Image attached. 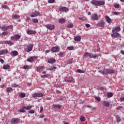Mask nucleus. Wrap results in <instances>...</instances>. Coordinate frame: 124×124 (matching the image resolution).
Instances as JSON below:
<instances>
[{
  "label": "nucleus",
  "instance_id": "f257e3e1",
  "mask_svg": "<svg viewBox=\"0 0 124 124\" xmlns=\"http://www.w3.org/2000/svg\"><path fill=\"white\" fill-rule=\"evenodd\" d=\"M99 72L100 73H101L102 74H103V75H107L108 74H112L115 72V71L113 69H107L104 70H99Z\"/></svg>",
  "mask_w": 124,
  "mask_h": 124
},
{
  "label": "nucleus",
  "instance_id": "f03ea898",
  "mask_svg": "<svg viewBox=\"0 0 124 124\" xmlns=\"http://www.w3.org/2000/svg\"><path fill=\"white\" fill-rule=\"evenodd\" d=\"M91 19L92 20V21H97V20L99 19V17L98 16V15L93 14L91 15Z\"/></svg>",
  "mask_w": 124,
  "mask_h": 124
},
{
  "label": "nucleus",
  "instance_id": "7ed1b4c3",
  "mask_svg": "<svg viewBox=\"0 0 124 124\" xmlns=\"http://www.w3.org/2000/svg\"><path fill=\"white\" fill-rule=\"evenodd\" d=\"M33 48V45L30 44L25 48V51L26 52H27V53H29V52H31V51L32 50Z\"/></svg>",
  "mask_w": 124,
  "mask_h": 124
},
{
  "label": "nucleus",
  "instance_id": "20e7f679",
  "mask_svg": "<svg viewBox=\"0 0 124 124\" xmlns=\"http://www.w3.org/2000/svg\"><path fill=\"white\" fill-rule=\"evenodd\" d=\"M20 38H21V35L18 34H16L11 37V40H14V41H17V40H19Z\"/></svg>",
  "mask_w": 124,
  "mask_h": 124
},
{
  "label": "nucleus",
  "instance_id": "39448f33",
  "mask_svg": "<svg viewBox=\"0 0 124 124\" xmlns=\"http://www.w3.org/2000/svg\"><path fill=\"white\" fill-rule=\"evenodd\" d=\"M111 36L112 37H114V38H119V37H121V35L117 32H112L111 34Z\"/></svg>",
  "mask_w": 124,
  "mask_h": 124
},
{
  "label": "nucleus",
  "instance_id": "423d86ee",
  "mask_svg": "<svg viewBox=\"0 0 124 124\" xmlns=\"http://www.w3.org/2000/svg\"><path fill=\"white\" fill-rule=\"evenodd\" d=\"M11 124H20V120L18 118H14L11 121Z\"/></svg>",
  "mask_w": 124,
  "mask_h": 124
},
{
  "label": "nucleus",
  "instance_id": "0eeeda50",
  "mask_svg": "<svg viewBox=\"0 0 124 124\" xmlns=\"http://www.w3.org/2000/svg\"><path fill=\"white\" fill-rule=\"evenodd\" d=\"M51 51L54 52V53H58L60 51V48L59 46H53L51 48Z\"/></svg>",
  "mask_w": 124,
  "mask_h": 124
},
{
  "label": "nucleus",
  "instance_id": "6e6552de",
  "mask_svg": "<svg viewBox=\"0 0 124 124\" xmlns=\"http://www.w3.org/2000/svg\"><path fill=\"white\" fill-rule=\"evenodd\" d=\"M40 15V14L37 11H35L34 12H32L31 14L30 15V17H37V16H39Z\"/></svg>",
  "mask_w": 124,
  "mask_h": 124
},
{
  "label": "nucleus",
  "instance_id": "1a4fd4ad",
  "mask_svg": "<svg viewBox=\"0 0 124 124\" xmlns=\"http://www.w3.org/2000/svg\"><path fill=\"white\" fill-rule=\"evenodd\" d=\"M37 56H31L29 58L27 59V62H32L35 59H37Z\"/></svg>",
  "mask_w": 124,
  "mask_h": 124
},
{
  "label": "nucleus",
  "instance_id": "9d476101",
  "mask_svg": "<svg viewBox=\"0 0 124 124\" xmlns=\"http://www.w3.org/2000/svg\"><path fill=\"white\" fill-rule=\"evenodd\" d=\"M65 82H68V83H72V82L74 81V79H73V78L69 77L66 78L65 79Z\"/></svg>",
  "mask_w": 124,
  "mask_h": 124
},
{
  "label": "nucleus",
  "instance_id": "9b49d317",
  "mask_svg": "<svg viewBox=\"0 0 124 124\" xmlns=\"http://www.w3.org/2000/svg\"><path fill=\"white\" fill-rule=\"evenodd\" d=\"M119 31H121V27L119 26L113 28L112 30V32H119Z\"/></svg>",
  "mask_w": 124,
  "mask_h": 124
},
{
  "label": "nucleus",
  "instance_id": "f8f14e48",
  "mask_svg": "<svg viewBox=\"0 0 124 124\" xmlns=\"http://www.w3.org/2000/svg\"><path fill=\"white\" fill-rule=\"evenodd\" d=\"M104 25H105V22L102 21L97 23V27L99 28H104Z\"/></svg>",
  "mask_w": 124,
  "mask_h": 124
},
{
  "label": "nucleus",
  "instance_id": "ddd939ff",
  "mask_svg": "<svg viewBox=\"0 0 124 124\" xmlns=\"http://www.w3.org/2000/svg\"><path fill=\"white\" fill-rule=\"evenodd\" d=\"M46 28L50 31H53L55 29V25L52 24H48L46 25Z\"/></svg>",
  "mask_w": 124,
  "mask_h": 124
},
{
  "label": "nucleus",
  "instance_id": "4468645a",
  "mask_svg": "<svg viewBox=\"0 0 124 124\" xmlns=\"http://www.w3.org/2000/svg\"><path fill=\"white\" fill-rule=\"evenodd\" d=\"M44 68H45V67L44 66H41L39 67H37L36 71L40 73V72H41V71H42V70H43Z\"/></svg>",
  "mask_w": 124,
  "mask_h": 124
},
{
  "label": "nucleus",
  "instance_id": "2eb2a0df",
  "mask_svg": "<svg viewBox=\"0 0 124 124\" xmlns=\"http://www.w3.org/2000/svg\"><path fill=\"white\" fill-rule=\"evenodd\" d=\"M59 11H61L62 12H66L68 11V8L65 7H62L59 8Z\"/></svg>",
  "mask_w": 124,
  "mask_h": 124
},
{
  "label": "nucleus",
  "instance_id": "dca6fc26",
  "mask_svg": "<svg viewBox=\"0 0 124 124\" xmlns=\"http://www.w3.org/2000/svg\"><path fill=\"white\" fill-rule=\"evenodd\" d=\"M105 18L107 23L109 24V25H111V23H112V19H111L108 16H106Z\"/></svg>",
  "mask_w": 124,
  "mask_h": 124
},
{
  "label": "nucleus",
  "instance_id": "f3484780",
  "mask_svg": "<svg viewBox=\"0 0 124 124\" xmlns=\"http://www.w3.org/2000/svg\"><path fill=\"white\" fill-rule=\"evenodd\" d=\"M102 104L105 107H109L110 106V103L108 101H105L102 102Z\"/></svg>",
  "mask_w": 124,
  "mask_h": 124
},
{
  "label": "nucleus",
  "instance_id": "a211bd4d",
  "mask_svg": "<svg viewBox=\"0 0 124 124\" xmlns=\"http://www.w3.org/2000/svg\"><path fill=\"white\" fill-rule=\"evenodd\" d=\"M92 4L95 5L96 6H98V1L96 0H92L91 2Z\"/></svg>",
  "mask_w": 124,
  "mask_h": 124
},
{
  "label": "nucleus",
  "instance_id": "6ab92c4d",
  "mask_svg": "<svg viewBox=\"0 0 124 124\" xmlns=\"http://www.w3.org/2000/svg\"><path fill=\"white\" fill-rule=\"evenodd\" d=\"M47 62L48 63H55V62H56V59L54 58H50L48 60Z\"/></svg>",
  "mask_w": 124,
  "mask_h": 124
},
{
  "label": "nucleus",
  "instance_id": "aec40b11",
  "mask_svg": "<svg viewBox=\"0 0 124 124\" xmlns=\"http://www.w3.org/2000/svg\"><path fill=\"white\" fill-rule=\"evenodd\" d=\"M27 34H35L36 33V31H31V30H29L27 31Z\"/></svg>",
  "mask_w": 124,
  "mask_h": 124
},
{
  "label": "nucleus",
  "instance_id": "412c9836",
  "mask_svg": "<svg viewBox=\"0 0 124 124\" xmlns=\"http://www.w3.org/2000/svg\"><path fill=\"white\" fill-rule=\"evenodd\" d=\"M23 109H26V110H30V109H31L32 108V106L31 105H29L27 106H23L22 107Z\"/></svg>",
  "mask_w": 124,
  "mask_h": 124
},
{
  "label": "nucleus",
  "instance_id": "4be33fe9",
  "mask_svg": "<svg viewBox=\"0 0 124 124\" xmlns=\"http://www.w3.org/2000/svg\"><path fill=\"white\" fill-rule=\"evenodd\" d=\"M75 41L80 42L81 41V36H77L74 38Z\"/></svg>",
  "mask_w": 124,
  "mask_h": 124
},
{
  "label": "nucleus",
  "instance_id": "5701e85b",
  "mask_svg": "<svg viewBox=\"0 0 124 124\" xmlns=\"http://www.w3.org/2000/svg\"><path fill=\"white\" fill-rule=\"evenodd\" d=\"M104 4H105V1L103 0L98 1V6L100 5H104Z\"/></svg>",
  "mask_w": 124,
  "mask_h": 124
},
{
  "label": "nucleus",
  "instance_id": "b1692460",
  "mask_svg": "<svg viewBox=\"0 0 124 124\" xmlns=\"http://www.w3.org/2000/svg\"><path fill=\"white\" fill-rule=\"evenodd\" d=\"M20 17V16L18 15H14L13 16L12 18L13 20H17V19H19Z\"/></svg>",
  "mask_w": 124,
  "mask_h": 124
},
{
  "label": "nucleus",
  "instance_id": "393cba45",
  "mask_svg": "<svg viewBox=\"0 0 124 124\" xmlns=\"http://www.w3.org/2000/svg\"><path fill=\"white\" fill-rule=\"evenodd\" d=\"M12 55L14 56L15 57H16V56H18L19 55V53H18V51L16 50L13 51L12 52ZM11 53V55H12Z\"/></svg>",
  "mask_w": 124,
  "mask_h": 124
},
{
  "label": "nucleus",
  "instance_id": "a878e982",
  "mask_svg": "<svg viewBox=\"0 0 124 124\" xmlns=\"http://www.w3.org/2000/svg\"><path fill=\"white\" fill-rule=\"evenodd\" d=\"M98 56H97L96 54H93L92 53H90V59H95L96 58H97Z\"/></svg>",
  "mask_w": 124,
  "mask_h": 124
},
{
  "label": "nucleus",
  "instance_id": "bb28decb",
  "mask_svg": "<svg viewBox=\"0 0 124 124\" xmlns=\"http://www.w3.org/2000/svg\"><path fill=\"white\" fill-rule=\"evenodd\" d=\"M90 56L91 53L86 52L83 55V58L84 59H85V58H87V57H89V58H90Z\"/></svg>",
  "mask_w": 124,
  "mask_h": 124
},
{
  "label": "nucleus",
  "instance_id": "cd10ccee",
  "mask_svg": "<svg viewBox=\"0 0 124 124\" xmlns=\"http://www.w3.org/2000/svg\"><path fill=\"white\" fill-rule=\"evenodd\" d=\"M2 55H4L5 54H8V50L7 49H2L1 50Z\"/></svg>",
  "mask_w": 124,
  "mask_h": 124
},
{
  "label": "nucleus",
  "instance_id": "c85d7f7f",
  "mask_svg": "<svg viewBox=\"0 0 124 124\" xmlns=\"http://www.w3.org/2000/svg\"><path fill=\"white\" fill-rule=\"evenodd\" d=\"M65 22V19L64 18H61L59 20V23H60V24H64Z\"/></svg>",
  "mask_w": 124,
  "mask_h": 124
},
{
  "label": "nucleus",
  "instance_id": "c756f323",
  "mask_svg": "<svg viewBox=\"0 0 124 124\" xmlns=\"http://www.w3.org/2000/svg\"><path fill=\"white\" fill-rule=\"evenodd\" d=\"M3 69L6 70V69H9L10 68V65L8 64L4 65L3 66Z\"/></svg>",
  "mask_w": 124,
  "mask_h": 124
},
{
  "label": "nucleus",
  "instance_id": "7c9ffc66",
  "mask_svg": "<svg viewBox=\"0 0 124 124\" xmlns=\"http://www.w3.org/2000/svg\"><path fill=\"white\" fill-rule=\"evenodd\" d=\"M54 108H57V109H61L62 108V106L61 105H53Z\"/></svg>",
  "mask_w": 124,
  "mask_h": 124
},
{
  "label": "nucleus",
  "instance_id": "2f4dec72",
  "mask_svg": "<svg viewBox=\"0 0 124 124\" xmlns=\"http://www.w3.org/2000/svg\"><path fill=\"white\" fill-rule=\"evenodd\" d=\"M4 44H8V45H13V43H12V42H11V41H5Z\"/></svg>",
  "mask_w": 124,
  "mask_h": 124
},
{
  "label": "nucleus",
  "instance_id": "473e14b6",
  "mask_svg": "<svg viewBox=\"0 0 124 124\" xmlns=\"http://www.w3.org/2000/svg\"><path fill=\"white\" fill-rule=\"evenodd\" d=\"M0 29L2 30V31H6L7 30H8V27H5V26H2L0 27Z\"/></svg>",
  "mask_w": 124,
  "mask_h": 124
},
{
  "label": "nucleus",
  "instance_id": "72a5a7b5",
  "mask_svg": "<svg viewBox=\"0 0 124 124\" xmlns=\"http://www.w3.org/2000/svg\"><path fill=\"white\" fill-rule=\"evenodd\" d=\"M19 96L20 97H22L23 98H24V97H26V94L25 93H19Z\"/></svg>",
  "mask_w": 124,
  "mask_h": 124
},
{
  "label": "nucleus",
  "instance_id": "f704fd0d",
  "mask_svg": "<svg viewBox=\"0 0 124 124\" xmlns=\"http://www.w3.org/2000/svg\"><path fill=\"white\" fill-rule=\"evenodd\" d=\"M6 91H7V93H9L12 92L13 91V89L12 88H11V87H9L8 88H7Z\"/></svg>",
  "mask_w": 124,
  "mask_h": 124
},
{
  "label": "nucleus",
  "instance_id": "c9c22d12",
  "mask_svg": "<svg viewBox=\"0 0 124 124\" xmlns=\"http://www.w3.org/2000/svg\"><path fill=\"white\" fill-rule=\"evenodd\" d=\"M107 96L108 97H112V96H113V93H111V92H109L107 94Z\"/></svg>",
  "mask_w": 124,
  "mask_h": 124
},
{
  "label": "nucleus",
  "instance_id": "e433bc0d",
  "mask_svg": "<svg viewBox=\"0 0 124 124\" xmlns=\"http://www.w3.org/2000/svg\"><path fill=\"white\" fill-rule=\"evenodd\" d=\"M18 112L19 113H25L26 110H25L24 108H21L20 110H18Z\"/></svg>",
  "mask_w": 124,
  "mask_h": 124
},
{
  "label": "nucleus",
  "instance_id": "4c0bfd02",
  "mask_svg": "<svg viewBox=\"0 0 124 124\" xmlns=\"http://www.w3.org/2000/svg\"><path fill=\"white\" fill-rule=\"evenodd\" d=\"M67 27L69 29H71L73 28V24L70 23L68 24V25L67 26Z\"/></svg>",
  "mask_w": 124,
  "mask_h": 124
},
{
  "label": "nucleus",
  "instance_id": "58836bf2",
  "mask_svg": "<svg viewBox=\"0 0 124 124\" xmlns=\"http://www.w3.org/2000/svg\"><path fill=\"white\" fill-rule=\"evenodd\" d=\"M43 96V93H37V97H42Z\"/></svg>",
  "mask_w": 124,
  "mask_h": 124
},
{
  "label": "nucleus",
  "instance_id": "ea45409f",
  "mask_svg": "<svg viewBox=\"0 0 124 124\" xmlns=\"http://www.w3.org/2000/svg\"><path fill=\"white\" fill-rule=\"evenodd\" d=\"M67 49L69 50V51H71L74 49V47L73 46H68L67 47Z\"/></svg>",
  "mask_w": 124,
  "mask_h": 124
},
{
  "label": "nucleus",
  "instance_id": "a19ab883",
  "mask_svg": "<svg viewBox=\"0 0 124 124\" xmlns=\"http://www.w3.org/2000/svg\"><path fill=\"white\" fill-rule=\"evenodd\" d=\"M80 120L81 122H85V121H86V118L84 116H81Z\"/></svg>",
  "mask_w": 124,
  "mask_h": 124
},
{
  "label": "nucleus",
  "instance_id": "79ce46f5",
  "mask_svg": "<svg viewBox=\"0 0 124 124\" xmlns=\"http://www.w3.org/2000/svg\"><path fill=\"white\" fill-rule=\"evenodd\" d=\"M32 21L33 23H34L35 24H37V23H38V19H32Z\"/></svg>",
  "mask_w": 124,
  "mask_h": 124
},
{
  "label": "nucleus",
  "instance_id": "37998d69",
  "mask_svg": "<svg viewBox=\"0 0 124 124\" xmlns=\"http://www.w3.org/2000/svg\"><path fill=\"white\" fill-rule=\"evenodd\" d=\"M8 33H9V32L8 31H3L2 33V34L3 35H4V36H5V35H7V34H8Z\"/></svg>",
  "mask_w": 124,
  "mask_h": 124
},
{
  "label": "nucleus",
  "instance_id": "c03bdc74",
  "mask_svg": "<svg viewBox=\"0 0 124 124\" xmlns=\"http://www.w3.org/2000/svg\"><path fill=\"white\" fill-rule=\"evenodd\" d=\"M113 14H114V15H116V16H119L120 15V13L118 12H112Z\"/></svg>",
  "mask_w": 124,
  "mask_h": 124
},
{
  "label": "nucleus",
  "instance_id": "a18cd8bd",
  "mask_svg": "<svg viewBox=\"0 0 124 124\" xmlns=\"http://www.w3.org/2000/svg\"><path fill=\"white\" fill-rule=\"evenodd\" d=\"M78 73H85L84 71H82L81 69H78L77 70Z\"/></svg>",
  "mask_w": 124,
  "mask_h": 124
},
{
  "label": "nucleus",
  "instance_id": "49530a36",
  "mask_svg": "<svg viewBox=\"0 0 124 124\" xmlns=\"http://www.w3.org/2000/svg\"><path fill=\"white\" fill-rule=\"evenodd\" d=\"M116 120H117V123H120V122H121V121H122V119L119 117H117Z\"/></svg>",
  "mask_w": 124,
  "mask_h": 124
},
{
  "label": "nucleus",
  "instance_id": "de8ad7c7",
  "mask_svg": "<svg viewBox=\"0 0 124 124\" xmlns=\"http://www.w3.org/2000/svg\"><path fill=\"white\" fill-rule=\"evenodd\" d=\"M114 7L115 8H120V4H115L114 5Z\"/></svg>",
  "mask_w": 124,
  "mask_h": 124
},
{
  "label": "nucleus",
  "instance_id": "09e8293b",
  "mask_svg": "<svg viewBox=\"0 0 124 124\" xmlns=\"http://www.w3.org/2000/svg\"><path fill=\"white\" fill-rule=\"evenodd\" d=\"M48 3H54L55 2V0H48Z\"/></svg>",
  "mask_w": 124,
  "mask_h": 124
},
{
  "label": "nucleus",
  "instance_id": "8fccbe9b",
  "mask_svg": "<svg viewBox=\"0 0 124 124\" xmlns=\"http://www.w3.org/2000/svg\"><path fill=\"white\" fill-rule=\"evenodd\" d=\"M23 68L25 70L29 69V68H30V66L28 65H25L23 66Z\"/></svg>",
  "mask_w": 124,
  "mask_h": 124
},
{
  "label": "nucleus",
  "instance_id": "3c124183",
  "mask_svg": "<svg viewBox=\"0 0 124 124\" xmlns=\"http://www.w3.org/2000/svg\"><path fill=\"white\" fill-rule=\"evenodd\" d=\"M2 8H4V9H7L8 8V6L6 5L2 6Z\"/></svg>",
  "mask_w": 124,
  "mask_h": 124
},
{
  "label": "nucleus",
  "instance_id": "603ef678",
  "mask_svg": "<svg viewBox=\"0 0 124 124\" xmlns=\"http://www.w3.org/2000/svg\"><path fill=\"white\" fill-rule=\"evenodd\" d=\"M28 113H30V114H34V110H30L28 111Z\"/></svg>",
  "mask_w": 124,
  "mask_h": 124
},
{
  "label": "nucleus",
  "instance_id": "864d4df0",
  "mask_svg": "<svg viewBox=\"0 0 124 124\" xmlns=\"http://www.w3.org/2000/svg\"><path fill=\"white\" fill-rule=\"evenodd\" d=\"M36 96H37V93H33L32 95V97L33 98L36 97Z\"/></svg>",
  "mask_w": 124,
  "mask_h": 124
},
{
  "label": "nucleus",
  "instance_id": "5fc2aeb1",
  "mask_svg": "<svg viewBox=\"0 0 124 124\" xmlns=\"http://www.w3.org/2000/svg\"><path fill=\"white\" fill-rule=\"evenodd\" d=\"M95 99H96V100H97V101H98V102H99V101H100V97H95Z\"/></svg>",
  "mask_w": 124,
  "mask_h": 124
},
{
  "label": "nucleus",
  "instance_id": "6e6d98bb",
  "mask_svg": "<svg viewBox=\"0 0 124 124\" xmlns=\"http://www.w3.org/2000/svg\"><path fill=\"white\" fill-rule=\"evenodd\" d=\"M40 113H42V112H43V107L41 106L40 107Z\"/></svg>",
  "mask_w": 124,
  "mask_h": 124
},
{
  "label": "nucleus",
  "instance_id": "4d7b16f0",
  "mask_svg": "<svg viewBox=\"0 0 124 124\" xmlns=\"http://www.w3.org/2000/svg\"><path fill=\"white\" fill-rule=\"evenodd\" d=\"M7 28H8V29H13V26H12V25H9V26H8V27H7Z\"/></svg>",
  "mask_w": 124,
  "mask_h": 124
},
{
  "label": "nucleus",
  "instance_id": "13d9d810",
  "mask_svg": "<svg viewBox=\"0 0 124 124\" xmlns=\"http://www.w3.org/2000/svg\"><path fill=\"white\" fill-rule=\"evenodd\" d=\"M0 62L1 63H4V60H3V59H1V58H0Z\"/></svg>",
  "mask_w": 124,
  "mask_h": 124
},
{
  "label": "nucleus",
  "instance_id": "bf43d9fd",
  "mask_svg": "<svg viewBox=\"0 0 124 124\" xmlns=\"http://www.w3.org/2000/svg\"><path fill=\"white\" fill-rule=\"evenodd\" d=\"M122 108H123V107H118L116 108L117 110H121V109H122Z\"/></svg>",
  "mask_w": 124,
  "mask_h": 124
},
{
  "label": "nucleus",
  "instance_id": "052dcab7",
  "mask_svg": "<svg viewBox=\"0 0 124 124\" xmlns=\"http://www.w3.org/2000/svg\"><path fill=\"white\" fill-rule=\"evenodd\" d=\"M63 55V52H60L59 53V57H62Z\"/></svg>",
  "mask_w": 124,
  "mask_h": 124
},
{
  "label": "nucleus",
  "instance_id": "680f3d73",
  "mask_svg": "<svg viewBox=\"0 0 124 124\" xmlns=\"http://www.w3.org/2000/svg\"><path fill=\"white\" fill-rule=\"evenodd\" d=\"M90 27H91V25H90V24H86V28H90Z\"/></svg>",
  "mask_w": 124,
  "mask_h": 124
},
{
  "label": "nucleus",
  "instance_id": "e2e57ef3",
  "mask_svg": "<svg viewBox=\"0 0 124 124\" xmlns=\"http://www.w3.org/2000/svg\"><path fill=\"white\" fill-rule=\"evenodd\" d=\"M50 75H45V78H47V77H49Z\"/></svg>",
  "mask_w": 124,
  "mask_h": 124
},
{
  "label": "nucleus",
  "instance_id": "0e129e2a",
  "mask_svg": "<svg viewBox=\"0 0 124 124\" xmlns=\"http://www.w3.org/2000/svg\"><path fill=\"white\" fill-rule=\"evenodd\" d=\"M4 87H5V85H4V84H2L1 86V88H2V89H3V88H4Z\"/></svg>",
  "mask_w": 124,
  "mask_h": 124
},
{
  "label": "nucleus",
  "instance_id": "69168bd1",
  "mask_svg": "<svg viewBox=\"0 0 124 124\" xmlns=\"http://www.w3.org/2000/svg\"><path fill=\"white\" fill-rule=\"evenodd\" d=\"M120 100H121V101H124V97L120 98Z\"/></svg>",
  "mask_w": 124,
  "mask_h": 124
},
{
  "label": "nucleus",
  "instance_id": "338daca9",
  "mask_svg": "<svg viewBox=\"0 0 124 124\" xmlns=\"http://www.w3.org/2000/svg\"><path fill=\"white\" fill-rule=\"evenodd\" d=\"M121 53L123 55H124V50H121Z\"/></svg>",
  "mask_w": 124,
  "mask_h": 124
},
{
  "label": "nucleus",
  "instance_id": "774afa93",
  "mask_svg": "<svg viewBox=\"0 0 124 124\" xmlns=\"http://www.w3.org/2000/svg\"><path fill=\"white\" fill-rule=\"evenodd\" d=\"M52 68H53V69L54 70H56V69H57V67H56V66H53V67H52Z\"/></svg>",
  "mask_w": 124,
  "mask_h": 124
}]
</instances>
